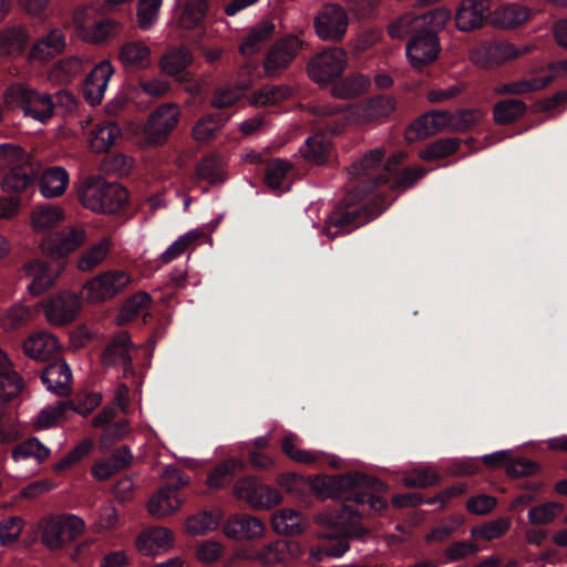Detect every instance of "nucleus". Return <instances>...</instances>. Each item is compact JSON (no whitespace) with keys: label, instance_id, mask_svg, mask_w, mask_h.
Returning a JSON list of instances; mask_svg holds the SVG:
<instances>
[{"label":"nucleus","instance_id":"f257e3e1","mask_svg":"<svg viewBox=\"0 0 567 567\" xmlns=\"http://www.w3.org/2000/svg\"><path fill=\"white\" fill-rule=\"evenodd\" d=\"M383 157L382 151L372 150L351 165L348 172L351 185L327 218L324 226L327 237L334 239L374 219L379 214L369 207L367 198L379 186L390 184L393 188L405 189L425 175V169L422 167H406L398 171L396 156L389 158L385 164Z\"/></svg>","mask_w":567,"mask_h":567},{"label":"nucleus","instance_id":"f03ea898","mask_svg":"<svg viewBox=\"0 0 567 567\" xmlns=\"http://www.w3.org/2000/svg\"><path fill=\"white\" fill-rule=\"evenodd\" d=\"M85 238L84 229L78 227H68L43 238L41 249L53 260L32 259L23 267L25 276L31 278L28 290L32 296L42 295L54 284L63 269L60 259L82 246Z\"/></svg>","mask_w":567,"mask_h":567},{"label":"nucleus","instance_id":"7ed1b4c3","mask_svg":"<svg viewBox=\"0 0 567 567\" xmlns=\"http://www.w3.org/2000/svg\"><path fill=\"white\" fill-rule=\"evenodd\" d=\"M313 487L331 498L346 497L357 506L368 507L373 512H382L388 507V502L379 495L385 489V484L359 472L317 476Z\"/></svg>","mask_w":567,"mask_h":567},{"label":"nucleus","instance_id":"20e7f679","mask_svg":"<svg viewBox=\"0 0 567 567\" xmlns=\"http://www.w3.org/2000/svg\"><path fill=\"white\" fill-rule=\"evenodd\" d=\"M451 18V12L444 7L434 8L431 24L410 38L405 47V54L410 65L415 70H423L433 64L441 53L439 32L442 31Z\"/></svg>","mask_w":567,"mask_h":567},{"label":"nucleus","instance_id":"39448f33","mask_svg":"<svg viewBox=\"0 0 567 567\" xmlns=\"http://www.w3.org/2000/svg\"><path fill=\"white\" fill-rule=\"evenodd\" d=\"M241 96L243 92L238 89H217L212 97V106L217 111L205 114L197 120L192 130L194 140L206 142L214 138L231 117V114L226 110L235 105Z\"/></svg>","mask_w":567,"mask_h":567},{"label":"nucleus","instance_id":"423d86ee","mask_svg":"<svg viewBox=\"0 0 567 567\" xmlns=\"http://www.w3.org/2000/svg\"><path fill=\"white\" fill-rule=\"evenodd\" d=\"M72 24L80 39L94 44L107 42L123 30L120 22L111 18L96 17L95 10L87 6L74 8Z\"/></svg>","mask_w":567,"mask_h":567},{"label":"nucleus","instance_id":"0eeeda50","mask_svg":"<svg viewBox=\"0 0 567 567\" xmlns=\"http://www.w3.org/2000/svg\"><path fill=\"white\" fill-rule=\"evenodd\" d=\"M320 520H327V530L322 534L327 540L311 550V558L317 563L324 557L343 556L350 548L349 539H363L369 534L362 526L347 525L327 516L320 517Z\"/></svg>","mask_w":567,"mask_h":567},{"label":"nucleus","instance_id":"6e6552de","mask_svg":"<svg viewBox=\"0 0 567 567\" xmlns=\"http://www.w3.org/2000/svg\"><path fill=\"white\" fill-rule=\"evenodd\" d=\"M165 483L148 501L151 515L163 517L173 514L181 505L178 491L189 482L188 476L181 470L168 466L163 475Z\"/></svg>","mask_w":567,"mask_h":567},{"label":"nucleus","instance_id":"1a4fd4ad","mask_svg":"<svg viewBox=\"0 0 567 567\" xmlns=\"http://www.w3.org/2000/svg\"><path fill=\"white\" fill-rule=\"evenodd\" d=\"M128 199L126 189L117 184L96 181L81 193L82 204L94 212L114 214L122 209Z\"/></svg>","mask_w":567,"mask_h":567},{"label":"nucleus","instance_id":"9d476101","mask_svg":"<svg viewBox=\"0 0 567 567\" xmlns=\"http://www.w3.org/2000/svg\"><path fill=\"white\" fill-rule=\"evenodd\" d=\"M85 522L76 515L63 514L43 522L41 540L51 550L60 549L80 537Z\"/></svg>","mask_w":567,"mask_h":567},{"label":"nucleus","instance_id":"9b49d317","mask_svg":"<svg viewBox=\"0 0 567 567\" xmlns=\"http://www.w3.org/2000/svg\"><path fill=\"white\" fill-rule=\"evenodd\" d=\"M8 95L21 107L25 116H30L41 123H45L54 114L53 96L40 93L25 84L16 83L11 85Z\"/></svg>","mask_w":567,"mask_h":567},{"label":"nucleus","instance_id":"f8f14e48","mask_svg":"<svg viewBox=\"0 0 567 567\" xmlns=\"http://www.w3.org/2000/svg\"><path fill=\"white\" fill-rule=\"evenodd\" d=\"M348 63L347 52L339 47H327L308 63L310 79L319 84L332 83L342 76Z\"/></svg>","mask_w":567,"mask_h":567},{"label":"nucleus","instance_id":"ddd939ff","mask_svg":"<svg viewBox=\"0 0 567 567\" xmlns=\"http://www.w3.org/2000/svg\"><path fill=\"white\" fill-rule=\"evenodd\" d=\"M102 402V395L97 392H85L76 395L75 400L59 402L55 406L43 409L38 416V424L41 427H51L58 422L68 417L70 411L81 415H89Z\"/></svg>","mask_w":567,"mask_h":567},{"label":"nucleus","instance_id":"4468645a","mask_svg":"<svg viewBox=\"0 0 567 567\" xmlns=\"http://www.w3.org/2000/svg\"><path fill=\"white\" fill-rule=\"evenodd\" d=\"M179 122V109L176 104L165 103L154 110L144 126L145 140L152 145L166 142Z\"/></svg>","mask_w":567,"mask_h":567},{"label":"nucleus","instance_id":"2eb2a0df","mask_svg":"<svg viewBox=\"0 0 567 567\" xmlns=\"http://www.w3.org/2000/svg\"><path fill=\"white\" fill-rule=\"evenodd\" d=\"M497 0H462L455 12L456 28L462 32H471L491 22Z\"/></svg>","mask_w":567,"mask_h":567},{"label":"nucleus","instance_id":"dca6fc26","mask_svg":"<svg viewBox=\"0 0 567 567\" xmlns=\"http://www.w3.org/2000/svg\"><path fill=\"white\" fill-rule=\"evenodd\" d=\"M348 25V13L343 7L337 3L322 6L315 19L316 33L324 41H341L346 35Z\"/></svg>","mask_w":567,"mask_h":567},{"label":"nucleus","instance_id":"f3484780","mask_svg":"<svg viewBox=\"0 0 567 567\" xmlns=\"http://www.w3.org/2000/svg\"><path fill=\"white\" fill-rule=\"evenodd\" d=\"M235 492L238 498L247 501L257 509H270L282 499V495L278 489L262 484L254 477L238 481Z\"/></svg>","mask_w":567,"mask_h":567},{"label":"nucleus","instance_id":"a211bd4d","mask_svg":"<svg viewBox=\"0 0 567 567\" xmlns=\"http://www.w3.org/2000/svg\"><path fill=\"white\" fill-rule=\"evenodd\" d=\"M130 282L123 270H109L89 280L84 290L91 301H105L118 295Z\"/></svg>","mask_w":567,"mask_h":567},{"label":"nucleus","instance_id":"6ab92c4d","mask_svg":"<svg viewBox=\"0 0 567 567\" xmlns=\"http://www.w3.org/2000/svg\"><path fill=\"white\" fill-rule=\"evenodd\" d=\"M561 73H567V60L550 63L545 74L501 84L495 92L499 95H520L539 91L548 86Z\"/></svg>","mask_w":567,"mask_h":567},{"label":"nucleus","instance_id":"aec40b11","mask_svg":"<svg viewBox=\"0 0 567 567\" xmlns=\"http://www.w3.org/2000/svg\"><path fill=\"white\" fill-rule=\"evenodd\" d=\"M301 47L302 42L297 35H288L276 41L265 58L264 66L267 75L275 76L287 69Z\"/></svg>","mask_w":567,"mask_h":567},{"label":"nucleus","instance_id":"412c9836","mask_svg":"<svg viewBox=\"0 0 567 567\" xmlns=\"http://www.w3.org/2000/svg\"><path fill=\"white\" fill-rule=\"evenodd\" d=\"M81 306L82 299L79 295L71 291H62L50 298L45 305V316L49 322L64 326L76 318Z\"/></svg>","mask_w":567,"mask_h":567},{"label":"nucleus","instance_id":"4be33fe9","mask_svg":"<svg viewBox=\"0 0 567 567\" xmlns=\"http://www.w3.org/2000/svg\"><path fill=\"white\" fill-rule=\"evenodd\" d=\"M518 55V50L504 41L482 42L472 52L474 63L482 68H494Z\"/></svg>","mask_w":567,"mask_h":567},{"label":"nucleus","instance_id":"5701e85b","mask_svg":"<svg viewBox=\"0 0 567 567\" xmlns=\"http://www.w3.org/2000/svg\"><path fill=\"white\" fill-rule=\"evenodd\" d=\"M113 74L114 68L111 62L103 60L86 75L83 85V96L90 105L95 106L102 102Z\"/></svg>","mask_w":567,"mask_h":567},{"label":"nucleus","instance_id":"b1692460","mask_svg":"<svg viewBox=\"0 0 567 567\" xmlns=\"http://www.w3.org/2000/svg\"><path fill=\"white\" fill-rule=\"evenodd\" d=\"M66 47L64 32L54 28L39 37L32 44L28 59L31 62L45 63L61 54Z\"/></svg>","mask_w":567,"mask_h":567},{"label":"nucleus","instance_id":"393cba45","mask_svg":"<svg viewBox=\"0 0 567 567\" xmlns=\"http://www.w3.org/2000/svg\"><path fill=\"white\" fill-rule=\"evenodd\" d=\"M483 463L488 468L505 467L512 477L529 476L539 471V465L527 458L513 460L508 451H498L483 456Z\"/></svg>","mask_w":567,"mask_h":567},{"label":"nucleus","instance_id":"a878e982","mask_svg":"<svg viewBox=\"0 0 567 567\" xmlns=\"http://www.w3.org/2000/svg\"><path fill=\"white\" fill-rule=\"evenodd\" d=\"M432 17H434V9L421 14L406 12L389 23L388 34L390 38L396 40L404 39L408 35L412 38L425 28V25L431 24Z\"/></svg>","mask_w":567,"mask_h":567},{"label":"nucleus","instance_id":"bb28decb","mask_svg":"<svg viewBox=\"0 0 567 567\" xmlns=\"http://www.w3.org/2000/svg\"><path fill=\"white\" fill-rule=\"evenodd\" d=\"M71 380V369L63 360L48 364L41 373V381L45 388L60 396L70 392Z\"/></svg>","mask_w":567,"mask_h":567},{"label":"nucleus","instance_id":"cd10ccee","mask_svg":"<svg viewBox=\"0 0 567 567\" xmlns=\"http://www.w3.org/2000/svg\"><path fill=\"white\" fill-rule=\"evenodd\" d=\"M23 379L14 370L8 354L0 349V402L12 401L22 390Z\"/></svg>","mask_w":567,"mask_h":567},{"label":"nucleus","instance_id":"c85d7f7f","mask_svg":"<svg viewBox=\"0 0 567 567\" xmlns=\"http://www.w3.org/2000/svg\"><path fill=\"white\" fill-rule=\"evenodd\" d=\"M265 529L259 518L248 515H235L224 526L225 535L233 539H254L261 536Z\"/></svg>","mask_w":567,"mask_h":567},{"label":"nucleus","instance_id":"c756f323","mask_svg":"<svg viewBox=\"0 0 567 567\" xmlns=\"http://www.w3.org/2000/svg\"><path fill=\"white\" fill-rule=\"evenodd\" d=\"M131 347L132 339L130 333L127 331L118 332L103 350V361L107 365L122 364L125 370L132 369Z\"/></svg>","mask_w":567,"mask_h":567},{"label":"nucleus","instance_id":"7c9ffc66","mask_svg":"<svg viewBox=\"0 0 567 567\" xmlns=\"http://www.w3.org/2000/svg\"><path fill=\"white\" fill-rule=\"evenodd\" d=\"M173 542L169 529L165 527H150L143 530L136 539L137 549L146 556H155L167 549Z\"/></svg>","mask_w":567,"mask_h":567},{"label":"nucleus","instance_id":"2f4dec72","mask_svg":"<svg viewBox=\"0 0 567 567\" xmlns=\"http://www.w3.org/2000/svg\"><path fill=\"white\" fill-rule=\"evenodd\" d=\"M118 60L128 71L144 70L151 65V49L141 41L125 42L120 48Z\"/></svg>","mask_w":567,"mask_h":567},{"label":"nucleus","instance_id":"473e14b6","mask_svg":"<svg viewBox=\"0 0 567 567\" xmlns=\"http://www.w3.org/2000/svg\"><path fill=\"white\" fill-rule=\"evenodd\" d=\"M70 182L69 173L61 166H51L40 177V192L45 198H54L64 194Z\"/></svg>","mask_w":567,"mask_h":567},{"label":"nucleus","instance_id":"72a5a7b5","mask_svg":"<svg viewBox=\"0 0 567 567\" xmlns=\"http://www.w3.org/2000/svg\"><path fill=\"white\" fill-rule=\"evenodd\" d=\"M275 23L265 20L252 27L239 45V52L244 56H250L259 52L265 43L269 41L275 33Z\"/></svg>","mask_w":567,"mask_h":567},{"label":"nucleus","instance_id":"f704fd0d","mask_svg":"<svg viewBox=\"0 0 567 567\" xmlns=\"http://www.w3.org/2000/svg\"><path fill=\"white\" fill-rule=\"evenodd\" d=\"M450 112L431 111L416 118L409 128V132L415 133L416 138H425L436 134L441 130L449 127Z\"/></svg>","mask_w":567,"mask_h":567},{"label":"nucleus","instance_id":"c9c22d12","mask_svg":"<svg viewBox=\"0 0 567 567\" xmlns=\"http://www.w3.org/2000/svg\"><path fill=\"white\" fill-rule=\"evenodd\" d=\"M396 106V101L390 95H377L363 101L358 107V115L367 122L388 117Z\"/></svg>","mask_w":567,"mask_h":567},{"label":"nucleus","instance_id":"e433bc0d","mask_svg":"<svg viewBox=\"0 0 567 567\" xmlns=\"http://www.w3.org/2000/svg\"><path fill=\"white\" fill-rule=\"evenodd\" d=\"M56 339L45 332H37L28 337L23 342L24 353L38 361H47L56 350Z\"/></svg>","mask_w":567,"mask_h":567},{"label":"nucleus","instance_id":"4c0bfd02","mask_svg":"<svg viewBox=\"0 0 567 567\" xmlns=\"http://www.w3.org/2000/svg\"><path fill=\"white\" fill-rule=\"evenodd\" d=\"M300 153L306 162L313 165H324L332 153V144L323 135H313L306 140L300 147Z\"/></svg>","mask_w":567,"mask_h":567},{"label":"nucleus","instance_id":"58836bf2","mask_svg":"<svg viewBox=\"0 0 567 567\" xmlns=\"http://www.w3.org/2000/svg\"><path fill=\"white\" fill-rule=\"evenodd\" d=\"M35 174L32 167L13 166L2 178L1 188L6 193H22L34 186Z\"/></svg>","mask_w":567,"mask_h":567},{"label":"nucleus","instance_id":"ea45409f","mask_svg":"<svg viewBox=\"0 0 567 567\" xmlns=\"http://www.w3.org/2000/svg\"><path fill=\"white\" fill-rule=\"evenodd\" d=\"M532 12L528 8L519 4H509L502 7L497 0V8L493 12L492 23L502 28H516L527 21Z\"/></svg>","mask_w":567,"mask_h":567},{"label":"nucleus","instance_id":"a19ab883","mask_svg":"<svg viewBox=\"0 0 567 567\" xmlns=\"http://www.w3.org/2000/svg\"><path fill=\"white\" fill-rule=\"evenodd\" d=\"M29 33L21 25L6 28L0 33V50L9 55H19L27 48Z\"/></svg>","mask_w":567,"mask_h":567},{"label":"nucleus","instance_id":"79ce46f5","mask_svg":"<svg viewBox=\"0 0 567 567\" xmlns=\"http://www.w3.org/2000/svg\"><path fill=\"white\" fill-rule=\"evenodd\" d=\"M291 165L284 159H275L267 165L265 172V182L268 187L279 194L288 192L290 184L288 182V174Z\"/></svg>","mask_w":567,"mask_h":567},{"label":"nucleus","instance_id":"37998d69","mask_svg":"<svg viewBox=\"0 0 567 567\" xmlns=\"http://www.w3.org/2000/svg\"><path fill=\"white\" fill-rule=\"evenodd\" d=\"M192 61L193 55L187 48H173L162 58L161 68L168 75L178 76L184 73Z\"/></svg>","mask_w":567,"mask_h":567},{"label":"nucleus","instance_id":"c03bdc74","mask_svg":"<svg viewBox=\"0 0 567 567\" xmlns=\"http://www.w3.org/2000/svg\"><path fill=\"white\" fill-rule=\"evenodd\" d=\"M272 529L280 535L293 536L303 532L302 518L295 509H282L271 518Z\"/></svg>","mask_w":567,"mask_h":567},{"label":"nucleus","instance_id":"a18cd8bd","mask_svg":"<svg viewBox=\"0 0 567 567\" xmlns=\"http://www.w3.org/2000/svg\"><path fill=\"white\" fill-rule=\"evenodd\" d=\"M293 94V89L289 85H264L252 95V104L256 106H274L288 100Z\"/></svg>","mask_w":567,"mask_h":567},{"label":"nucleus","instance_id":"49530a36","mask_svg":"<svg viewBox=\"0 0 567 567\" xmlns=\"http://www.w3.org/2000/svg\"><path fill=\"white\" fill-rule=\"evenodd\" d=\"M527 105L517 99H505L497 102L493 107V116L497 124L506 125L523 116Z\"/></svg>","mask_w":567,"mask_h":567},{"label":"nucleus","instance_id":"de8ad7c7","mask_svg":"<svg viewBox=\"0 0 567 567\" xmlns=\"http://www.w3.org/2000/svg\"><path fill=\"white\" fill-rule=\"evenodd\" d=\"M196 175L198 178L213 185L221 184L226 179L220 159L216 154H208L197 163Z\"/></svg>","mask_w":567,"mask_h":567},{"label":"nucleus","instance_id":"09e8293b","mask_svg":"<svg viewBox=\"0 0 567 567\" xmlns=\"http://www.w3.org/2000/svg\"><path fill=\"white\" fill-rule=\"evenodd\" d=\"M62 219L63 210L51 204L38 206L32 212V225L37 230L51 229Z\"/></svg>","mask_w":567,"mask_h":567},{"label":"nucleus","instance_id":"8fccbe9b","mask_svg":"<svg viewBox=\"0 0 567 567\" xmlns=\"http://www.w3.org/2000/svg\"><path fill=\"white\" fill-rule=\"evenodd\" d=\"M111 240L107 237L86 249L78 261V267L82 271H91L97 267L110 252Z\"/></svg>","mask_w":567,"mask_h":567},{"label":"nucleus","instance_id":"3c124183","mask_svg":"<svg viewBox=\"0 0 567 567\" xmlns=\"http://www.w3.org/2000/svg\"><path fill=\"white\" fill-rule=\"evenodd\" d=\"M241 466V463L236 460H230L218 464L213 468L206 478V484L209 488L219 489L229 485L235 477L236 470Z\"/></svg>","mask_w":567,"mask_h":567},{"label":"nucleus","instance_id":"603ef678","mask_svg":"<svg viewBox=\"0 0 567 567\" xmlns=\"http://www.w3.org/2000/svg\"><path fill=\"white\" fill-rule=\"evenodd\" d=\"M208 7V0H187L179 18L182 28L192 30L199 27Z\"/></svg>","mask_w":567,"mask_h":567},{"label":"nucleus","instance_id":"864d4df0","mask_svg":"<svg viewBox=\"0 0 567 567\" xmlns=\"http://www.w3.org/2000/svg\"><path fill=\"white\" fill-rule=\"evenodd\" d=\"M50 455V450L43 445L37 437L28 439L17 444L11 453V457L19 462L30 457L35 458L38 462H43Z\"/></svg>","mask_w":567,"mask_h":567},{"label":"nucleus","instance_id":"5fc2aeb1","mask_svg":"<svg viewBox=\"0 0 567 567\" xmlns=\"http://www.w3.org/2000/svg\"><path fill=\"white\" fill-rule=\"evenodd\" d=\"M151 302L152 299L148 293H135L122 307L117 316V324L123 326L133 321L151 305Z\"/></svg>","mask_w":567,"mask_h":567},{"label":"nucleus","instance_id":"6e6d98bb","mask_svg":"<svg viewBox=\"0 0 567 567\" xmlns=\"http://www.w3.org/2000/svg\"><path fill=\"white\" fill-rule=\"evenodd\" d=\"M162 4L163 0H138L136 20L142 31H148L156 24Z\"/></svg>","mask_w":567,"mask_h":567},{"label":"nucleus","instance_id":"4d7b16f0","mask_svg":"<svg viewBox=\"0 0 567 567\" xmlns=\"http://www.w3.org/2000/svg\"><path fill=\"white\" fill-rule=\"evenodd\" d=\"M458 138H440L427 145L420 154L424 161H435L444 158L455 153L460 147Z\"/></svg>","mask_w":567,"mask_h":567},{"label":"nucleus","instance_id":"13d9d810","mask_svg":"<svg viewBox=\"0 0 567 567\" xmlns=\"http://www.w3.org/2000/svg\"><path fill=\"white\" fill-rule=\"evenodd\" d=\"M511 528V522L507 518H497L472 528L471 534L474 538L493 540L505 535Z\"/></svg>","mask_w":567,"mask_h":567},{"label":"nucleus","instance_id":"bf43d9fd","mask_svg":"<svg viewBox=\"0 0 567 567\" xmlns=\"http://www.w3.org/2000/svg\"><path fill=\"white\" fill-rule=\"evenodd\" d=\"M202 237V233L192 230L179 236L159 257L163 264H169L184 254V251Z\"/></svg>","mask_w":567,"mask_h":567},{"label":"nucleus","instance_id":"052dcab7","mask_svg":"<svg viewBox=\"0 0 567 567\" xmlns=\"http://www.w3.org/2000/svg\"><path fill=\"white\" fill-rule=\"evenodd\" d=\"M219 525V516L212 512H202L187 519L186 527L194 535H204L215 530Z\"/></svg>","mask_w":567,"mask_h":567},{"label":"nucleus","instance_id":"680f3d73","mask_svg":"<svg viewBox=\"0 0 567 567\" xmlns=\"http://www.w3.org/2000/svg\"><path fill=\"white\" fill-rule=\"evenodd\" d=\"M120 133V127L115 123L101 125L96 127L94 132L92 145L97 152H106L112 145H114Z\"/></svg>","mask_w":567,"mask_h":567},{"label":"nucleus","instance_id":"e2e57ef3","mask_svg":"<svg viewBox=\"0 0 567 567\" xmlns=\"http://www.w3.org/2000/svg\"><path fill=\"white\" fill-rule=\"evenodd\" d=\"M440 478L441 476L431 470L414 468L405 473L403 483L410 488H425L439 483Z\"/></svg>","mask_w":567,"mask_h":567},{"label":"nucleus","instance_id":"0e129e2a","mask_svg":"<svg viewBox=\"0 0 567 567\" xmlns=\"http://www.w3.org/2000/svg\"><path fill=\"white\" fill-rule=\"evenodd\" d=\"M93 449V442L90 439L82 440L72 451H70L60 462L54 465L56 473L64 472L83 460Z\"/></svg>","mask_w":567,"mask_h":567},{"label":"nucleus","instance_id":"69168bd1","mask_svg":"<svg viewBox=\"0 0 567 567\" xmlns=\"http://www.w3.org/2000/svg\"><path fill=\"white\" fill-rule=\"evenodd\" d=\"M23 519L11 516L0 520V545L9 546L17 542L23 530Z\"/></svg>","mask_w":567,"mask_h":567},{"label":"nucleus","instance_id":"338daca9","mask_svg":"<svg viewBox=\"0 0 567 567\" xmlns=\"http://www.w3.org/2000/svg\"><path fill=\"white\" fill-rule=\"evenodd\" d=\"M478 110H462L456 114L450 113L449 127L453 131L465 132L474 127L481 121Z\"/></svg>","mask_w":567,"mask_h":567},{"label":"nucleus","instance_id":"774afa93","mask_svg":"<svg viewBox=\"0 0 567 567\" xmlns=\"http://www.w3.org/2000/svg\"><path fill=\"white\" fill-rule=\"evenodd\" d=\"M367 84L368 81L362 75H352L346 78L340 85H336L334 92L342 99H351L361 94Z\"/></svg>","mask_w":567,"mask_h":567}]
</instances>
